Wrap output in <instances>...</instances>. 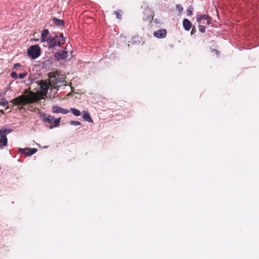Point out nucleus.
Returning <instances> with one entry per match:
<instances>
[{"label": "nucleus", "mask_w": 259, "mask_h": 259, "mask_svg": "<svg viewBox=\"0 0 259 259\" xmlns=\"http://www.w3.org/2000/svg\"><path fill=\"white\" fill-rule=\"evenodd\" d=\"M53 23L57 26H63L64 24V22L63 20L55 17L53 18Z\"/></svg>", "instance_id": "nucleus-14"}, {"label": "nucleus", "mask_w": 259, "mask_h": 259, "mask_svg": "<svg viewBox=\"0 0 259 259\" xmlns=\"http://www.w3.org/2000/svg\"><path fill=\"white\" fill-rule=\"evenodd\" d=\"M114 13L116 15V17L118 19H120L121 18L122 14L120 12H119V11H114Z\"/></svg>", "instance_id": "nucleus-21"}, {"label": "nucleus", "mask_w": 259, "mask_h": 259, "mask_svg": "<svg viewBox=\"0 0 259 259\" xmlns=\"http://www.w3.org/2000/svg\"><path fill=\"white\" fill-rule=\"evenodd\" d=\"M199 30L201 33H204L205 32V27L203 25H199Z\"/></svg>", "instance_id": "nucleus-23"}, {"label": "nucleus", "mask_w": 259, "mask_h": 259, "mask_svg": "<svg viewBox=\"0 0 259 259\" xmlns=\"http://www.w3.org/2000/svg\"><path fill=\"white\" fill-rule=\"evenodd\" d=\"M10 76L12 78H13L15 79H16L18 78V75L16 72H12L10 74Z\"/></svg>", "instance_id": "nucleus-20"}, {"label": "nucleus", "mask_w": 259, "mask_h": 259, "mask_svg": "<svg viewBox=\"0 0 259 259\" xmlns=\"http://www.w3.org/2000/svg\"><path fill=\"white\" fill-rule=\"evenodd\" d=\"M167 34V31L164 29H160L154 32V36L159 38H164Z\"/></svg>", "instance_id": "nucleus-9"}, {"label": "nucleus", "mask_w": 259, "mask_h": 259, "mask_svg": "<svg viewBox=\"0 0 259 259\" xmlns=\"http://www.w3.org/2000/svg\"><path fill=\"white\" fill-rule=\"evenodd\" d=\"M193 8L192 6H190L187 9L188 15H192L193 13Z\"/></svg>", "instance_id": "nucleus-19"}, {"label": "nucleus", "mask_w": 259, "mask_h": 259, "mask_svg": "<svg viewBox=\"0 0 259 259\" xmlns=\"http://www.w3.org/2000/svg\"><path fill=\"white\" fill-rule=\"evenodd\" d=\"M68 56V53L66 51H61L55 54V57L57 60L65 59Z\"/></svg>", "instance_id": "nucleus-11"}, {"label": "nucleus", "mask_w": 259, "mask_h": 259, "mask_svg": "<svg viewBox=\"0 0 259 259\" xmlns=\"http://www.w3.org/2000/svg\"><path fill=\"white\" fill-rule=\"evenodd\" d=\"M211 52H214L216 53L217 56L219 55V52L215 49H212L211 50Z\"/></svg>", "instance_id": "nucleus-31"}, {"label": "nucleus", "mask_w": 259, "mask_h": 259, "mask_svg": "<svg viewBox=\"0 0 259 259\" xmlns=\"http://www.w3.org/2000/svg\"><path fill=\"white\" fill-rule=\"evenodd\" d=\"M61 118H59L57 119H55L53 120V127H57L59 125L60 122Z\"/></svg>", "instance_id": "nucleus-18"}, {"label": "nucleus", "mask_w": 259, "mask_h": 259, "mask_svg": "<svg viewBox=\"0 0 259 259\" xmlns=\"http://www.w3.org/2000/svg\"><path fill=\"white\" fill-rule=\"evenodd\" d=\"M19 151L21 153H24L28 156H31L37 151V149L35 148H26L24 149L19 148Z\"/></svg>", "instance_id": "nucleus-8"}, {"label": "nucleus", "mask_w": 259, "mask_h": 259, "mask_svg": "<svg viewBox=\"0 0 259 259\" xmlns=\"http://www.w3.org/2000/svg\"><path fill=\"white\" fill-rule=\"evenodd\" d=\"M50 85H51V91H54L56 93V90L61 86L64 85L65 78L63 75L58 74L57 72H50L49 73Z\"/></svg>", "instance_id": "nucleus-2"}, {"label": "nucleus", "mask_w": 259, "mask_h": 259, "mask_svg": "<svg viewBox=\"0 0 259 259\" xmlns=\"http://www.w3.org/2000/svg\"><path fill=\"white\" fill-rule=\"evenodd\" d=\"M196 29H195V26L193 27H192V29L191 32V34L192 35V34H195V32H196Z\"/></svg>", "instance_id": "nucleus-28"}, {"label": "nucleus", "mask_w": 259, "mask_h": 259, "mask_svg": "<svg viewBox=\"0 0 259 259\" xmlns=\"http://www.w3.org/2000/svg\"><path fill=\"white\" fill-rule=\"evenodd\" d=\"M206 20H207L206 24L209 25L211 23L210 18L208 19H206Z\"/></svg>", "instance_id": "nucleus-30"}, {"label": "nucleus", "mask_w": 259, "mask_h": 259, "mask_svg": "<svg viewBox=\"0 0 259 259\" xmlns=\"http://www.w3.org/2000/svg\"><path fill=\"white\" fill-rule=\"evenodd\" d=\"M183 27H184V29L186 31L190 30V29L192 27V23H191V22H190V21H189L187 19H184L183 22Z\"/></svg>", "instance_id": "nucleus-12"}, {"label": "nucleus", "mask_w": 259, "mask_h": 259, "mask_svg": "<svg viewBox=\"0 0 259 259\" xmlns=\"http://www.w3.org/2000/svg\"><path fill=\"white\" fill-rule=\"evenodd\" d=\"M26 75H27V73L23 72V73L19 74L18 75V77L20 79H23V78H25Z\"/></svg>", "instance_id": "nucleus-24"}, {"label": "nucleus", "mask_w": 259, "mask_h": 259, "mask_svg": "<svg viewBox=\"0 0 259 259\" xmlns=\"http://www.w3.org/2000/svg\"><path fill=\"white\" fill-rule=\"evenodd\" d=\"M70 111L75 116H78L80 115V111L75 108H70Z\"/></svg>", "instance_id": "nucleus-17"}, {"label": "nucleus", "mask_w": 259, "mask_h": 259, "mask_svg": "<svg viewBox=\"0 0 259 259\" xmlns=\"http://www.w3.org/2000/svg\"><path fill=\"white\" fill-rule=\"evenodd\" d=\"M144 17L143 18L146 20L151 21L154 17V13L153 11L150 8L147 7L144 10Z\"/></svg>", "instance_id": "nucleus-7"}, {"label": "nucleus", "mask_w": 259, "mask_h": 259, "mask_svg": "<svg viewBox=\"0 0 259 259\" xmlns=\"http://www.w3.org/2000/svg\"><path fill=\"white\" fill-rule=\"evenodd\" d=\"M82 118L85 121H88L89 122H93V120L89 112L87 111L84 110L82 111Z\"/></svg>", "instance_id": "nucleus-13"}, {"label": "nucleus", "mask_w": 259, "mask_h": 259, "mask_svg": "<svg viewBox=\"0 0 259 259\" xmlns=\"http://www.w3.org/2000/svg\"><path fill=\"white\" fill-rule=\"evenodd\" d=\"M52 112L53 113H61L63 114H67L69 113V110L62 108L58 105H54L52 107Z\"/></svg>", "instance_id": "nucleus-10"}, {"label": "nucleus", "mask_w": 259, "mask_h": 259, "mask_svg": "<svg viewBox=\"0 0 259 259\" xmlns=\"http://www.w3.org/2000/svg\"><path fill=\"white\" fill-rule=\"evenodd\" d=\"M27 54L32 59H36L40 55V49L38 45L31 46L27 50Z\"/></svg>", "instance_id": "nucleus-6"}, {"label": "nucleus", "mask_w": 259, "mask_h": 259, "mask_svg": "<svg viewBox=\"0 0 259 259\" xmlns=\"http://www.w3.org/2000/svg\"><path fill=\"white\" fill-rule=\"evenodd\" d=\"M210 18V17L207 15H198L196 17V20L198 22H201L202 19L206 20Z\"/></svg>", "instance_id": "nucleus-15"}, {"label": "nucleus", "mask_w": 259, "mask_h": 259, "mask_svg": "<svg viewBox=\"0 0 259 259\" xmlns=\"http://www.w3.org/2000/svg\"><path fill=\"white\" fill-rule=\"evenodd\" d=\"M49 31L48 29H44L41 32L40 42L47 44L49 49L53 48L56 46L61 47L65 42L63 33L56 35L54 36H48Z\"/></svg>", "instance_id": "nucleus-1"}, {"label": "nucleus", "mask_w": 259, "mask_h": 259, "mask_svg": "<svg viewBox=\"0 0 259 259\" xmlns=\"http://www.w3.org/2000/svg\"><path fill=\"white\" fill-rule=\"evenodd\" d=\"M12 131L11 129H0V148H2L4 146H6L8 144V139L7 135L11 133Z\"/></svg>", "instance_id": "nucleus-5"}, {"label": "nucleus", "mask_w": 259, "mask_h": 259, "mask_svg": "<svg viewBox=\"0 0 259 259\" xmlns=\"http://www.w3.org/2000/svg\"><path fill=\"white\" fill-rule=\"evenodd\" d=\"M45 98H14L11 102L15 105L23 106L28 104L36 102Z\"/></svg>", "instance_id": "nucleus-3"}, {"label": "nucleus", "mask_w": 259, "mask_h": 259, "mask_svg": "<svg viewBox=\"0 0 259 259\" xmlns=\"http://www.w3.org/2000/svg\"><path fill=\"white\" fill-rule=\"evenodd\" d=\"M21 66V64L19 63H16L14 64L13 66V69H17V68L20 67Z\"/></svg>", "instance_id": "nucleus-25"}, {"label": "nucleus", "mask_w": 259, "mask_h": 259, "mask_svg": "<svg viewBox=\"0 0 259 259\" xmlns=\"http://www.w3.org/2000/svg\"><path fill=\"white\" fill-rule=\"evenodd\" d=\"M44 120L45 121H46L47 122H48L49 123H52L53 120H54V116L49 115H47V117H45L44 118Z\"/></svg>", "instance_id": "nucleus-16"}, {"label": "nucleus", "mask_w": 259, "mask_h": 259, "mask_svg": "<svg viewBox=\"0 0 259 259\" xmlns=\"http://www.w3.org/2000/svg\"><path fill=\"white\" fill-rule=\"evenodd\" d=\"M38 89L37 90L36 93L39 96H46L48 93V91L49 89L51 90V85H50V81L47 82L46 81L41 80L39 81L38 84V87H37Z\"/></svg>", "instance_id": "nucleus-4"}, {"label": "nucleus", "mask_w": 259, "mask_h": 259, "mask_svg": "<svg viewBox=\"0 0 259 259\" xmlns=\"http://www.w3.org/2000/svg\"><path fill=\"white\" fill-rule=\"evenodd\" d=\"M18 97H22V98H23V97H30V96H25V95H22L19 96ZM31 97H37V96H31Z\"/></svg>", "instance_id": "nucleus-29"}, {"label": "nucleus", "mask_w": 259, "mask_h": 259, "mask_svg": "<svg viewBox=\"0 0 259 259\" xmlns=\"http://www.w3.org/2000/svg\"><path fill=\"white\" fill-rule=\"evenodd\" d=\"M177 8L180 12H181L183 9V8L182 7V6L179 5H177Z\"/></svg>", "instance_id": "nucleus-27"}, {"label": "nucleus", "mask_w": 259, "mask_h": 259, "mask_svg": "<svg viewBox=\"0 0 259 259\" xmlns=\"http://www.w3.org/2000/svg\"><path fill=\"white\" fill-rule=\"evenodd\" d=\"M70 124L71 125H79L81 124V123L77 121H71L70 122Z\"/></svg>", "instance_id": "nucleus-22"}, {"label": "nucleus", "mask_w": 259, "mask_h": 259, "mask_svg": "<svg viewBox=\"0 0 259 259\" xmlns=\"http://www.w3.org/2000/svg\"><path fill=\"white\" fill-rule=\"evenodd\" d=\"M1 104L3 106H5L8 104V101H5L4 99L3 100V101L1 102Z\"/></svg>", "instance_id": "nucleus-26"}, {"label": "nucleus", "mask_w": 259, "mask_h": 259, "mask_svg": "<svg viewBox=\"0 0 259 259\" xmlns=\"http://www.w3.org/2000/svg\"><path fill=\"white\" fill-rule=\"evenodd\" d=\"M70 95V93L68 94V95H67V96H69Z\"/></svg>", "instance_id": "nucleus-32"}]
</instances>
